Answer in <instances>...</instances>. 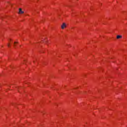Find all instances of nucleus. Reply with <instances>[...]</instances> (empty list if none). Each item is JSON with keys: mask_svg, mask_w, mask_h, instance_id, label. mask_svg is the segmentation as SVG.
<instances>
[{"mask_svg": "<svg viewBox=\"0 0 127 127\" xmlns=\"http://www.w3.org/2000/svg\"><path fill=\"white\" fill-rule=\"evenodd\" d=\"M62 29H64V28H66L67 27V25L65 23H63V24L62 25Z\"/></svg>", "mask_w": 127, "mask_h": 127, "instance_id": "nucleus-1", "label": "nucleus"}, {"mask_svg": "<svg viewBox=\"0 0 127 127\" xmlns=\"http://www.w3.org/2000/svg\"><path fill=\"white\" fill-rule=\"evenodd\" d=\"M17 89H19V88H20V87H17Z\"/></svg>", "mask_w": 127, "mask_h": 127, "instance_id": "nucleus-7", "label": "nucleus"}, {"mask_svg": "<svg viewBox=\"0 0 127 127\" xmlns=\"http://www.w3.org/2000/svg\"><path fill=\"white\" fill-rule=\"evenodd\" d=\"M43 42H45V43H46V42H47V39H45L44 40Z\"/></svg>", "mask_w": 127, "mask_h": 127, "instance_id": "nucleus-5", "label": "nucleus"}, {"mask_svg": "<svg viewBox=\"0 0 127 127\" xmlns=\"http://www.w3.org/2000/svg\"><path fill=\"white\" fill-rule=\"evenodd\" d=\"M10 43H11V42H10V43L8 44V47H10Z\"/></svg>", "mask_w": 127, "mask_h": 127, "instance_id": "nucleus-6", "label": "nucleus"}, {"mask_svg": "<svg viewBox=\"0 0 127 127\" xmlns=\"http://www.w3.org/2000/svg\"><path fill=\"white\" fill-rule=\"evenodd\" d=\"M16 44H17V42H14V47H15V46H16Z\"/></svg>", "mask_w": 127, "mask_h": 127, "instance_id": "nucleus-4", "label": "nucleus"}, {"mask_svg": "<svg viewBox=\"0 0 127 127\" xmlns=\"http://www.w3.org/2000/svg\"><path fill=\"white\" fill-rule=\"evenodd\" d=\"M122 37H123V36L121 35H117V39H121V38H122Z\"/></svg>", "mask_w": 127, "mask_h": 127, "instance_id": "nucleus-3", "label": "nucleus"}, {"mask_svg": "<svg viewBox=\"0 0 127 127\" xmlns=\"http://www.w3.org/2000/svg\"><path fill=\"white\" fill-rule=\"evenodd\" d=\"M24 11H22V9H21V8H20L19 9V13H20V14H22V13H24Z\"/></svg>", "mask_w": 127, "mask_h": 127, "instance_id": "nucleus-2", "label": "nucleus"}, {"mask_svg": "<svg viewBox=\"0 0 127 127\" xmlns=\"http://www.w3.org/2000/svg\"><path fill=\"white\" fill-rule=\"evenodd\" d=\"M10 41H11V40H10Z\"/></svg>", "mask_w": 127, "mask_h": 127, "instance_id": "nucleus-8", "label": "nucleus"}]
</instances>
